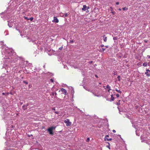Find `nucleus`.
<instances>
[{
	"label": "nucleus",
	"instance_id": "nucleus-42",
	"mask_svg": "<svg viewBox=\"0 0 150 150\" xmlns=\"http://www.w3.org/2000/svg\"><path fill=\"white\" fill-rule=\"evenodd\" d=\"M116 4L117 5H118L119 4V2H116Z\"/></svg>",
	"mask_w": 150,
	"mask_h": 150
},
{
	"label": "nucleus",
	"instance_id": "nucleus-34",
	"mask_svg": "<svg viewBox=\"0 0 150 150\" xmlns=\"http://www.w3.org/2000/svg\"><path fill=\"white\" fill-rule=\"evenodd\" d=\"M70 43H72L74 42V41L73 40H70Z\"/></svg>",
	"mask_w": 150,
	"mask_h": 150
},
{
	"label": "nucleus",
	"instance_id": "nucleus-26",
	"mask_svg": "<svg viewBox=\"0 0 150 150\" xmlns=\"http://www.w3.org/2000/svg\"><path fill=\"white\" fill-rule=\"evenodd\" d=\"M89 140H90V138H89L88 137L86 141L87 142H88L89 141Z\"/></svg>",
	"mask_w": 150,
	"mask_h": 150
},
{
	"label": "nucleus",
	"instance_id": "nucleus-28",
	"mask_svg": "<svg viewBox=\"0 0 150 150\" xmlns=\"http://www.w3.org/2000/svg\"><path fill=\"white\" fill-rule=\"evenodd\" d=\"M116 96L117 98H118L120 96V95L118 93H117L116 94Z\"/></svg>",
	"mask_w": 150,
	"mask_h": 150
},
{
	"label": "nucleus",
	"instance_id": "nucleus-5",
	"mask_svg": "<svg viewBox=\"0 0 150 150\" xmlns=\"http://www.w3.org/2000/svg\"><path fill=\"white\" fill-rule=\"evenodd\" d=\"M53 18V20L52 21V22H54L55 23H58L59 22V20L56 17H54Z\"/></svg>",
	"mask_w": 150,
	"mask_h": 150
},
{
	"label": "nucleus",
	"instance_id": "nucleus-30",
	"mask_svg": "<svg viewBox=\"0 0 150 150\" xmlns=\"http://www.w3.org/2000/svg\"><path fill=\"white\" fill-rule=\"evenodd\" d=\"M138 131H137L136 132V133L137 135H138V136H139L140 134H139V133H137Z\"/></svg>",
	"mask_w": 150,
	"mask_h": 150
},
{
	"label": "nucleus",
	"instance_id": "nucleus-38",
	"mask_svg": "<svg viewBox=\"0 0 150 150\" xmlns=\"http://www.w3.org/2000/svg\"><path fill=\"white\" fill-rule=\"evenodd\" d=\"M146 71L148 72H148L149 71V69H146Z\"/></svg>",
	"mask_w": 150,
	"mask_h": 150
},
{
	"label": "nucleus",
	"instance_id": "nucleus-37",
	"mask_svg": "<svg viewBox=\"0 0 150 150\" xmlns=\"http://www.w3.org/2000/svg\"><path fill=\"white\" fill-rule=\"evenodd\" d=\"M50 81H51L52 82H54V80L52 79H50Z\"/></svg>",
	"mask_w": 150,
	"mask_h": 150
},
{
	"label": "nucleus",
	"instance_id": "nucleus-59",
	"mask_svg": "<svg viewBox=\"0 0 150 150\" xmlns=\"http://www.w3.org/2000/svg\"><path fill=\"white\" fill-rule=\"evenodd\" d=\"M30 135H29V137H30Z\"/></svg>",
	"mask_w": 150,
	"mask_h": 150
},
{
	"label": "nucleus",
	"instance_id": "nucleus-56",
	"mask_svg": "<svg viewBox=\"0 0 150 150\" xmlns=\"http://www.w3.org/2000/svg\"><path fill=\"white\" fill-rule=\"evenodd\" d=\"M43 67H44V68H45V65H44V66H43Z\"/></svg>",
	"mask_w": 150,
	"mask_h": 150
},
{
	"label": "nucleus",
	"instance_id": "nucleus-24",
	"mask_svg": "<svg viewBox=\"0 0 150 150\" xmlns=\"http://www.w3.org/2000/svg\"><path fill=\"white\" fill-rule=\"evenodd\" d=\"M120 76H118L117 77V78L118 79V80L119 81H120Z\"/></svg>",
	"mask_w": 150,
	"mask_h": 150
},
{
	"label": "nucleus",
	"instance_id": "nucleus-31",
	"mask_svg": "<svg viewBox=\"0 0 150 150\" xmlns=\"http://www.w3.org/2000/svg\"><path fill=\"white\" fill-rule=\"evenodd\" d=\"M62 48H63V47L62 46L61 47H59V50H61Z\"/></svg>",
	"mask_w": 150,
	"mask_h": 150
},
{
	"label": "nucleus",
	"instance_id": "nucleus-61",
	"mask_svg": "<svg viewBox=\"0 0 150 150\" xmlns=\"http://www.w3.org/2000/svg\"><path fill=\"white\" fill-rule=\"evenodd\" d=\"M149 72H150V70H149Z\"/></svg>",
	"mask_w": 150,
	"mask_h": 150
},
{
	"label": "nucleus",
	"instance_id": "nucleus-17",
	"mask_svg": "<svg viewBox=\"0 0 150 150\" xmlns=\"http://www.w3.org/2000/svg\"><path fill=\"white\" fill-rule=\"evenodd\" d=\"M71 88L72 89L71 90V93H74V89L72 87H71Z\"/></svg>",
	"mask_w": 150,
	"mask_h": 150
},
{
	"label": "nucleus",
	"instance_id": "nucleus-48",
	"mask_svg": "<svg viewBox=\"0 0 150 150\" xmlns=\"http://www.w3.org/2000/svg\"><path fill=\"white\" fill-rule=\"evenodd\" d=\"M90 8V7L89 6H87V9H88Z\"/></svg>",
	"mask_w": 150,
	"mask_h": 150
},
{
	"label": "nucleus",
	"instance_id": "nucleus-49",
	"mask_svg": "<svg viewBox=\"0 0 150 150\" xmlns=\"http://www.w3.org/2000/svg\"><path fill=\"white\" fill-rule=\"evenodd\" d=\"M147 57L150 59V55H148L147 56Z\"/></svg>",
	"mask_w": 150,
	"mask_h": 150
},
{
	"label": "nucleus",
	"instance_id": "nucleus-9",
	"mask_svg": "<svg viewBox=\"0 0 150 150\" xmlns=\"http://www.w3.org/2000/svg\"><path fill=\"white\" fill-rule=\"evenodd\" d=\"M103 40L104 42H106L107 40V37H105V35H104L103 36Z\"/></svg>",
	"mask_w": 150,
	"mask_h": 150
},
{
	"label": "nucleus",
	"instance_id": "nucleus-45",
	"mask_svg": "<svg viewBox=\"0 0 150 150\" xmlns=\"http://www.w3.org/2000/svg\"><path fill=\"white\" fill-rule=\"evenodd\" d=\"M28 86L29 88H31L32 87V85H29Z\"/></svg>",
	"mask_w": 150,
	"mask_h": 150
},
{
	"label": "nucleus",
	"instance_id": "nucleus-11",
	"mask_svg": "<svg viewBox=\"0 0 150 150\" xmlns=\"http://www.w3.org/2000/svg\"><path fill=\"white\" fill-rule=\"evenodd\" d=\"M114 99V97L113 96V95H111V100L110 101H113Z\"/></svg>",
	"mask_w": 150,
	"mask_h": 150
},
{
	"label": "nucleus",
	"instance_id": "nucleus-27",
	"mask_svg": "<svg viewBox=\"0 0 150 150\" xmlns=\"http://www.w3.org/2000/svg\"><path fill=\"white\" fill-rule=\"evenodd\" d=\"M29 20H30V21H32L33 20V17H31V18H30L29 19Z\"/></svg>",
	"mask_w": 150,
	"mask_h": 150
},
{
	"label": "nucleus",
	"instance_id": "nucleus-14",
	"mask_svg": "<svg viewBox=\"0 0 150 150\" xmlns=\"http://www.w3.org/2000/svg\"><path fill=\"white\" fill-rule=\"evenodd\" d=\"M147 64L146 63L144 62V63L143 64V66H144V67H146L147 66Z\"/></svg>",
	"mask_w": 150,
	"mask_h": 150
},
{
	"label": "nucleus",
	"instance_id": "nucleus-16",
	"mask_svg": "<svg viewBox=\"0 0 150 150\" xmlns=\"http://www.w3.org/2000/svg\"><path fill=\"white\" fill-rule=\"evenodd\" d=\"M2 94L3 95L7 96L8 95V94L7 93H3Z\"/></svg>",
	"mask_w": 150,
	"mask_h": 150
},
{
	"label": "nucleus",
	"instance_id": "nucleus-3",
	"mask_svg": "<svg viewBox=\"0 0 150 150\" xmlns=\"http://www.w3.org/2000/svg\"><path fill=\"white\" fill-rule=\"evenodd\" d=\"M64 122L66 124V125L67 126H70L71 124V122L69 121V120L68 119L64 120Z\"/></svg>",
	"mask_w": 150,
	"mask_h": 150
},
{
	"label": "nucleus",
	"instance_id": "nucleus-19",
	"mask_svg": "<svg viewBox=\"0 0 150 150\" xmlns=\"http://www.w3.org/2000/svg\"><path fill=\"white\" fill-rule=\"evenodd\" d=\"M64 17H67L68 16V14L67 13H66L64 14Z\"/></svg>",
	"mask_w": 150,
	"mask_h": 150
},
{
	"label": "nucleus",
	"instance_id": "nucleus-20",
	"mask_svg": "<svg viewBox=\"0 0 150 150\" xmlns=\"http://www.w3.org/2000/svg\"><path fill=\"white\" fill-rule=\"evenodd\" d=\"M109 137V136L108 135H106V136H105V138H104L105 140V141L106 140V139H107V137Z\"/></svg>",
	"mask_w": 150,
	"mask_h": 150
},
{
	"label": "nucleus",
	"instance_id": "nucleus-46",
	"mask_svg": "<svg viewBox=\"0 0 150 150\" xmlns=\"http://www.w3.org/2000/svg\"><path fill=\"white\" fill-rule=\"evenodd\" d=\"M112 132H113V133H115V132H116V131H115V130H112Z\"/></svg>",
	"mask_w": 150,
	"mask_h": 150
},
{
	"label": "nucleus",
	"instance_id": "nucleus-36",
	"mask_svg": "<svg viewBox=\"0 0 150 150\" xmlns=\"http://www.w3.org/2000/svg\"><path fill=\"white\" fill-rule=\"evenodd\" d=\"M102 52H104L105 50V48H102Z\"/></svg>",
	"mask_w": 150,
	"mask_h": 150
},
{
	"label": "nucleus",
	"instance_id": "nucleus-51",
	"mask_svg": "<svg viewBox=\"0 0 150 150\" xmlns=\"http://www.w3.org/2000/svg\"><path fill=\"white\" fill-rule=\"evenodd\" d=\"M148 65L149 66H150V63H148Z\"/></svg>",
	"mask_w": 150,
	"mask_h": 150
},
{
	"label": "nucleus",
	"instance_id": "nucleus-22",
	"mask_svg": "<svg viewBox=\"0 0 150 150\" xmlns=\"http://www.w3.org/2000/svg\"><path fill=\"white\" fill-rule=\"evenodd\" d=\"M60 15L62 16V17H64V13H61L60 14Z\"/></svg>",
	"mask_w": 150,
	"mask_h": 150
},
{
	"label": "nucleus",
	"instance_id": "nucleus-12",
	"mask_svg": "<svg viewBox=\"0 0 150 150\" xmlns=\"http://www.w3.org/2000/svg\"><path fill=\"white\" fill-rule=\"evenodd\" d=\"M145 74L146 75V76L148 77H149L150 76V73L148 74V72L146 71L145 73Z\"/></svg>",
	"mask_w": 150,
	"mask_h": 150
},
{
	"label": "nucleus",
	"instance_id": "nucleus-54",
	"mask_svg": "<svg viewBox=\"0 0 150 150\" xmlns=\"http://www.w3.org/2000/svg\"><path fill=\"white\" fill-rule=\"evenodd\" d=\"M108 145H110V143H109L108 142Z\"/></svg>",
	"mask_w": 150,
	"mask_h": 150
},
{
	"label": "nucleus",
	"instance_id": "nucleus-55",
	"mask_svg": "<svg viewBox=\"0 0 150 150\" xmlns=\"http://www.w3.org/2000/svg\"><path fill=\"white\" fill-rule=\"evenodd\" d=\"M110 8L111 9H112V7H110Z\"/></svg>",
	"mask_w": 150,
	"mask_h": 150
},
{
	"label": "nucleus",
	"instance_id": "nucleus-21",
	"mask_svg": "<svg viewBox=\"0 0 150 150\" xmlns=\"http://www.w3.org/2000/svg\"><path fill=\"white\" fill-rule=\"evenodd\" d=\"M111 13L113 15H114L115 13V11H112Z\"/></svg>",
	"mask_w": 150,
	"mask_h": 150
},
{
	"label": "nucleus",
	"instance_id": "nucleus-1",
	"mask_svg": "<svg viewBox=\"0 0 150 150\" xmlns=\"http://www.w3.org/2000/svg\"><path fill=\"white\" fill-rule=\"evenodd\" d=\"M8 53V59H10V62H14L16 61L17 56L16 55V53L12 49L9 50L7 51Z\"/></svg>",
	"mask_w": 150,
	"mask_h": 150
},
{
	"label": "nucleus",
	"instance_id": "nucleus-15",
	"mask_svg": "<svg viewBox=\"0 0 150 150\" xmlns=\"http://www.w3.org/2000/svg\"><path fill=\"white\" fill-rule=\"evenodd\" d=\"M122 9L123 10H128V8H126V7L122 8Z\"/></svg>",
	"mask_w": 150,
	"mask_h": 150
},
{
	"label": "nucleus",
	"instance_id": "nucleus-57",
	"mask_svg": "<svg viewBox=\"0 0 150 150\" xmlns=\"http://www.w3.org/2000/svg\"><path fill=\"white\" fill-rule=\"evenodd\" d=\"M110 11H112V9H110Z\"/></svg>",
	"mask_w": 150,
	"mask_h": 150
},
{
	"label": "nucleus",
	"instance_id": "nucleus-40",
	"mask_svg": "<svg viewBox=\"0 0 150 150\" xmlns=\"http://www.w3.org/2000/svg\"><path fill=\"white\" fill-rule=\"evenodd\" d=\"M100 46L101 47H103L104 46V45H100Z\"/></svg>",
	"mask_w": 150,
	"mask_h": 150
},
{
	"label": "nucleus",
	"instance_id": "nucleus-47",
	"mask_svg": "<svg viewBox=\"0 0 150 150\" xmlns=\"http://www.w3.org/2000/svg\"><path fill=\"white\" fill-rule=\"evenodd\" d=\"M105 47L106 48H108V45H107V46H105Z\"/></svg>",
	"mask_w": 150,
	"mask_h": 150
},
{
	"label": "nucleus",
	"instance_id": "nucleus-44",
	"mask_svg": "<svg viewBox=\"0 0 150 150\" xmlns=\"http://www.w3.org/2000/svg\"><path fill=\"white\" fill-rule=\"evenodd\" d=\"M54 92H52V96H54Z\"/></svg>",
	"mask_w": 150,
	"mask_h": 150
},
{
	"label": "nucleus",
	"instance_id": "nucleus-62",
	"mask_svg": "<svg viewBox=\"0 0 150 150\" xmlns=\"http://www.w3.org/2000/svg\"><path fill=\"white\" fill-rule=\"evenodd\" d=\"M149 150H150V149H149Z\"/></svg>",
	"mask_w": 150,
	"mask_h": 150
},
{
	"label": "nucleus",
	"instance_id": "nucleus-7",
	"mask_svg": "<svg viewBox=\"0 0 150 150\" xmlns=\"http://www.w3.org/2000/svg\"><path fill=\"white\" fill-rule=\"evenodd\" d=\"M87 10V6L86 5L83 6V8H82V10L83 11H85Z\"/></svg>",
	"mask_w": 150,
	"mask_h": 150
},
{
	"label": "nucleus",
	"instance_id": "nucleus-33",
	"mask_svg": "<svg viewBox=\"0 0 150 150\" xmlns=\"http://www.w3.org/2000/svg\"><path fill=\"white\" fill-rule=\"evenodd\" d=\"M25 18L27 20H29V18H28L27 17H25Z\"/></svg>",
	"mask_w": 150,
	"mask_h": 150
},
{
	"label": "nucleus",
	"instance_id": "nucleus-23",
	"mask_svg": "<svg viewBox=\"0 0 150 150\" xmlns=\"http://www.w3.org/2000/svg\"><path fill=\"white\" fill-rule=\"evenodd\" d=\"M23 82L24 83H25L26 84H28V82H27V81H23Z\"/></svg>",
	"mask_w": 150,
	"mask_h": 150
},
{
	"label": "nucleus",
	"instance_id": "nucleus-32",
	"mask_svg": "<svg viewBox=\"0 0 150 150\" xmlns=\"http://www.w3.org/2000/svg\"><path fill=\"white\" fill-rule=\"evenodd\" d=\"M113 74L114 75H116L117 74L116 72H114L113 73Z\"/></svg>",
	"mask_w": 150,
	"mask_h": 150
},
{
	"label": "nucleus",
	"instance_id": "nucleus-25",
	"mask_svg": "<svg viewBox=\"0 0 150 150\" xmlns=\"http://www.w3.org/2000/svg\"><path fill=\"white\" fill-rule=\"evenodd\" d=\"M120 100H119V102H117L116 103V105H120Z\"/></svg>",
	"mask_w": 150,
	"mask_h": 150
},
{
	"label": "nucleus",
	"instance_id": "nucleus-53",
	"mask_svg": "<svg viewBox=\"0 0 150 150\" xmlns=\"http://www.w3.org/2000/svg\"><path fill=\"white\" fill-rule=\"evenodd\" d=\"M55 95L56 96L57 95V93L56 92L55 93Z\"/></svg>",
	"mask_w": 150,
	"mask_h": 150
},
{
	"label": "nucleus",
	"instance_id": "nucleus-8",
	"mask_svg": "<svg viewBox=\"0 0 150 150\" xmlns=\"http://www.w3.org/2000/svg\"><path fill=\"white\" fill-rule=\"evenodd\" d=\"M28 105H24L22 106L23 109L25 110L27 109V106H28Z\"/></svg>",
	"mask_w": 150,
	"mask_h": 150
},
{
	"label": "nucleus",
	"instance_id": "nucleus-10",
	"mask_svg": "<svg viewBox=\"0 0 150 150\" xmlns=\"http://www.w3.org/2000/svg\"><path fill=\"white\" fill-rule=\"evenodd\" d=\"M106 87L108 89V91L109 92L111 90L110 86L108 85L106 86Z\"/></svg>",
	"mask_w": 150,
	"mask_h": 150
},
{
	"label": "nucleus",
	"instance_id": "nucleus-52",
	"mask_svg": "<svg viewBox=\"0 0 150 150\" xmlns=\"http://www.w3.org/2000/svg\"><path fill=\"white\" fill-rule=\"evenodd\" d=\"M118 10H119V11H121V9L120 8H119V9H118Z\"/></svg>",
	"mask_w": 150,
	"mask_h": 150
},
{
	"label": "nucleus",
	"instance_id": "nucleus-13",
	"mask_svg": "<svg viewBox=\"0 0 150 150\" xmlns=\"http://www.w3.org/2000/svg\"><path fill=\"white\" fill-rule=\"evenodd\" d=\"M115 90L118 93H122V92L121 91H120V90H118L117 88H115Z\"/></svg>",
	"mask_w": 150,
	"mask_h": 150
},
{
	"label": "nucleus",
	"instance_id": "nucleus-6",
	"mask_svg": "<svg viewBox=\"0 0 150 150\" xmlns=\"http://www.w3.org/2000/svg\"><path fill=\"white\" fill-rule=\"evenodd\" d=\"M61 91L64 94L66 95L67 93V91L64 88H62L61 89Z\"/></svg>",
	"mask_w": 150,
	"mask_h": 150
},
{
	"label": "nucleus",
	"instance_id": "nucleus-50",
	"mask_svg": "<svg viewBox=\"0 0 150 150\" xmlns=\"http://www.w3.org/2000/svg\"><path fill=\"white\" fill-rule=\"evenodd\" d=\"M95 76L96 77V78H98V76H97V75H95Z\"/></svg>",
	"mask_w": 150,
	"mask_h": 150
},
{
	"label": "nucleus",
	"instance_id": "nucleus-2",
	"mask_svg": "<svg viewBox=\"0 0 150 150\" xmlns=\"http://www.w3.org/2000/svg\"><path fill=\"white\" fill-rule=\"evenodd\" d=\"M56 127L52 126L47 129V131L50 135H53L54 134L53 131L55 129Z\"/></svg>",
	"mask_w": 150,
	"mask_h": 150
},
{
	"label": "nucleus",
	"instance_id": "nucleus-18",
	"mask_svg": "<svg viewBox=\"0 0 150 150\" xmlns=\"http://www.w3.org/2000/svg\"><path fill=\"white\" fill-rule=\"evenodd\" d=\"M113 39L114 40H117V38L116 37H114L113 38Z\"/></svg>",
	"mask_w": 150,
	"mask_h": 150
},
{
	"label": "nucleus",
	"instance_id": "nucleus-43",
	"mask_svg": "<svg viewBox=\"0 0 150 150\" xmlns=\"http://www.w3.org/2000/svg\"><path fill=\"white\" fill-rule=\"evenodd\" d=\"M52 110H54V112H55V108H52Z\"/></svg>",
	"mask_w": 150,
	"mask_h": 150
},
{
	"label": "nucleus",
	"instance_id": "nucleus-4",
	"mask_svg": "<svg viewBox=\"0 0 150 150\" xmlns=\"http://www.w3.org/2000/svg\"><path fill=\"white\" fill-rule=\"evenodd\" d=\"M8 25L9 27H11L13 25V23L12 21L10 20L8 21Z\"/></svg>",
	"mask_w": 150,
	"mask_h": 150
},
{
	"label": "nucleus",
	"instance_id": "nucleus-39",
	"mask_svg": "<svg viewBox=\"0 0 150 150\" xmlns=\"http://www.w3.org/2000/svg\"><path fill=\"white\" fill-rule=\"evenodd\" d=\"M93 62V61H89L88 62V63L90 64H91Z\"/></svg>",
	"mask_w": 150,
	"mask_h": 150
},
{
	"label": "nucleus",
	"instance_id": "nucleus-29",
	"mask_svg": "<svg viewBox=\"0 0 150 150\" xmlns=\"http://www.w3.org/2000/svg\"><path fill=\"white\" fill-rule=\"evenodd\" d=\"M112 140V139L111 138H110V139L107 138V139H106V140H107L108 141H111Z\"/></svg>",
	"mask_w": 150,
	"mask_h": 150
},
{
	"label": "nucleus",
	"instance_id": "nucleus-41",
	"mask_svg": "<svg viewBox=\"0 0 150 150\" xmlns=\"http://www.w3.org/2000/svg\"><path fill=\"white\" fill-rule=\"evenodd\" d=\"M54 112L56 114H58L59 113V112L57 111H55Z\"/></svg>",
	"mask_w": 150,
	"mask_h": 150
},
{
	"label": "nucleus",
	"instance_id": "nucleus-60",
	"mask_svg": "<svg viewBox=\"0 0 150 150\" xmlns=\"http://www.w3.org/2000/svg\"><path fill=\"white\" fill-rule=\"evenodd\" d=\"M30 135H29V137H30Z\"/></svg>",
	"mask_w": 150,
	"mask_h": 150
},
{
	"label": "nucleus",
	"instance_id": "nucleus-58",
	"mask_svg": "<svg viewBox=\"0 0 150 150\" xmlns=\"http://www.w3.org/2000/svg\"><path fill=\"white\" fill-rule=\"evenodd\" d=\"M117 108H118V109H119V107H117Z\"/></svg>",
	"mask_w": 150,
	"mask_h": 150
},
{
	"label": "nucleus",
	"instance_id": "nucleus-35",
	"mask_svg": "<svg viewBox=\"0 0 150 150\" xmlns=\"http://www.w3.org/2000/svg\"><path fill=\"white\" fill-rule=\"evenodd\" d=\"M107 147L109 149H110V145H108L107 146Z\"/></svg>",
	"mask_w": 150,
	"mask_h": 150
}]
</instances>
